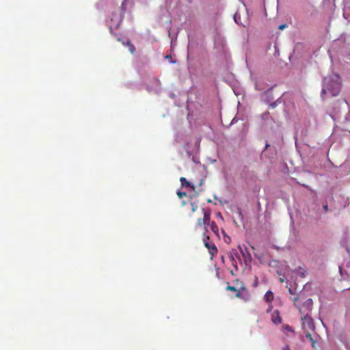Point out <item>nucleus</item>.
Masks as SVG:
<instances>
[{
  "mask_svg": "<svg viewBox=\"0 0 350 350\" xmlns=\"http://www.w3.org/2000/svg\"><path fill=\"white\" fill-rule=\"evenodd\" d=\"M341 79L338 74H332L323 79V88H340Z\"/></svg>",
  "mask_w": 350,
  "mask_h": 350,
  "instance_id": "nucleus-1",
  "label": "nucleus"
},
{
  "mask_svg": "<svg viewBox=\"0 0 350 350\" xmlns=\"http://www.w3.org/2000/svg\"><path fill=\"white\" fill-rule=\"evenodd\" d=\"M122 21V15L120 13H113L111 18V24L110 25V29L112 27L116 28L118 27Z\"/></svg>",
  "mask_w": 350,
  "mask_h": 350,
  "instance_id": "nucleus-2",
  "label": "nucleus"
},
{
  "mask_svg": "<svg viewBox=\"0 0 350 350\" xmlns=\"http://www.w3.org/2000/svg\"><path fill=\"white\" fill-rule=\"evenodd\" d=\"M126 44L129 46V51L131 53H133L135 51V47L134 46V45L133 44H131V42L128 40L126 42Z\"/></svg>",
  "mask_w": 350,
  "mask_h": 350,
  "instance_id": "nucleus-3",
  "label": "nucleus"
},
{
  "mask_svg": "<svg viewBox=\"0 0 350 350\" xmlns=\"http://www.w3.org/2000/svg\"><path fill=\"white\" fill-rule=\"evenodd\" d=\"M129 0H124L122 3V5H121V9L122 10V11H126V3H127V1Z\"/></svg>",
  "mask_w": 350,
  "mask_h": 350,
  "instance_id": "nucleus-4",
  "label": "nucleus"
},
{
  "mask_svg": "<svg viewBox=\"0 0 350 350\" xmlns=\"http://www.w3.org/2000/svg\"><path fill=\"white\" fill-rule=\"evenodd\" d=\"M240 16L237 14V13H235L234 15V22L237 24H239V20H240Z\"/></svg>",
  "mask_w": 350,
  "mask_h": 350,
  "instance_id": "nucleus-5",
  "label": "nucleus"
},
{
  "mask_svg": "<svg viewBox=\"0 0 350 350\" xmlns=\"http://www.w3.org/2000/svg\"><path fill=\"white\" fill-rule=\"evenodd\" d=\"M286 27H287V26H286V24H282V25H280L278 27V29H279L280 30H283V29H284Z\"/></svg>",
  "mask_w": 350,
  "mask_h": 350,
  "instance_id": "nucleus-6",
  "label": "nucleus"
},
{
  "mask_svg": "<svg viewBox=\"0 0 350 350\" xmlns=\"http://www.w3.org/2000/svg\"><path fill=\"white\" fill-rule=\"evenodd\" d=\"M165 57L170 59V57L169 55H166Z\"/></svg>",
  "mask_w": 350,
  "mask_h": 350,
  "instance_id": "nucleus-7",
  "label": "nucleus"
}]
</instances>
